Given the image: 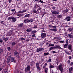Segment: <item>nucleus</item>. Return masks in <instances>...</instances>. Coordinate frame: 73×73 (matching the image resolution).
Wrapping results in <instances>:
<instances>
[{
    "mask_svg": "<svg viewBox=\"0 0 73 73\" xmlns=\"http://www.w3.org/2000/svg\"><path fill=\"white\" fill-rule=\"evenodd\" d=\"M31 70V66H30L27 65V67L26 68L25 70V72H30Z\"/></svg>",
    "mask_w": 73,
    "mask_h": 73,
    "instance_id": "f257e3e1",
    "label": "nucleus"
},
{
    "mask_svg": "<svg viewBox=\"0 0 73 73\" xmlns=\"http://www.w3.org/2000/svg\"><path fill=\"white\" fill-rule=\"evenodd\" d=\"M58 68L61 72V73H62L64 71H63V68H62V64H60L59 66H58Z\"/></svg>",
    "mask_w": 73,
    "mask_h": 73,
    "instance_id": "f03ea898",
    "label": "nucleus"
},
{
    "mask_svg": "<svg viewBox=\"0 0 73 73\" xmlns=\"http://www.w3.org/2000/svg\"><path fill=\"white\" fill-rule=\"evenodd\" d=\"M46 33H42L41 34V38H45L46 37Z\"/></svg>",
    "mask_w": 73,
    "mask_h": 73,
    "instance_id": "7ed1b4c3",
    "label": "nucleus"
},
{
    "mask_svg": "<svg viewBox=\"0 0 73 73\" xmlns=\"http://www.w3.org/2000/svg\"><path fill=\"white\" fill-rule=\"evenodd\" d=\"M71 17L68 16L66 17L65 20H66L67 21H70V20H71V19H70Z\"/></svg>",
    "mask_w": 73,
    "mask_h": 73,
    "instance_id": "20e7f679",
    "label": "nucleus"
},
{
    "mask_svg": "<svg viewBox=\"0 0 73 73\" xmlns=\"http://www.w3.org/2000/svg\"><path fill=\"white\" fill-rule=\"evenodd\" d=\"M52 15H60V13L59 12H58V11H53L52 13Z\"/></svg>",
    "mask_w": 73,
    "mask_h": 73,
    "instance_id": "39448f33",
    "label": "nucleus"
},
{
    "mask_svg": "<svg viewBox=\"0 0 73 73\" xmlns=\"http://www.w3.org/2000/svg\"><path fill=\"white\" fill-rule=\"evenodd\" d=\"M36 68H37L38 70H41V68L40 67V66H39V63L38 62H37L36 64Z\"/></svg>",
    "mask_w": 73,
    "mask_h": 73,
    "instance_id": "423d86ee",
    "label": "nucleus"
},
{
    "mask_svg": "<svg viewBox=\"0 0 73 73\" xmlns=\"http://www.w3.org/2000/svg\"><path fill=\"white\" fill-rule=\"evenodd\" d=\"M14 56L17 57V58H19V56H18V52L17 51H15L14 52Z\"/></svg>",
    "mask_w": 73,
    "mask_h": 73,
    "instance_id": "0eeeda50",
    "label": "nucleus"
},
{
    "mask_svg": "<svg viewBox=\"0 0 73 73\" xmlns=\"http://www.w3.org/2000/svg\"><path fill=\"white\" fill-rule=\"evenodd\" d=\"M44 49L43 48H39L38 49L36 50V52H40V51H42V50H44Z\"/></svg>",
    "mask_w": 73,
    "mask_h": 73,
    "instance_id": "6e6552de",
    "label": "nucleus"
},
{
    "mask_svg": "<svg viewBox=\"0 0 73 73\" xmlns=\"http://www.w3.org/2000/svg\"><path fill=\"white\" fill-rule=\"evenodd\" d=\"M11 56H9L7 59V62L8 64L10 62V60H11Z\"/></svg>",
    "mask_w": 73,
    "mask_h": 73,
    "instance_id": "1a4fd4ad",
    "label": "nucleus"
},
{
    "mask_svg": "<svg viewBox=\"0 0 73 73\" xmlns=\"http://www.w3.org/2000/svg\"><path fill=\"white\" fill-rule=\"evenodd\" d=\"M12 31H10L6 35L7 36H11L12 34Z\"/></svg>",
    "mask_w": 73,
    "mask_h": 73,
    "instance_id": "9d476101",
    "label": "nucleus"
},
{
    "mask_svg": "<svg viewBox=\"0 0 73 73\" xmlns=\"http://www.w3.org/2000/svg\"><path fill=\"white\" fill-rule=\"evenodd\" d=\"M67 48H68V49H69V50H72V45H68Z\"/></svg>",
    "mask_w": 73,
    "mask_h": 73,
    "instance_id": "9b49d317",
    "label": "nucleus"
},
{
    "mask_svg": "<svg viewBox=\"0 0 73 73\" xmlns=\"http://www.w3.org/2000/svg\"><path fill=\"white\" fill-rule=\"evenodd\" d=\"M24 22L25 23H27L28 22V23H29L30 22V20L27 19L24 20Z\"/></svg>",
    "mask_w": 73,
    "mask_h": 73,
    "instance_id": "f8f14e48",
    "label": "nucleus"
},
{
    "mask_svg": "<svg viewBox=\"0 0 73 73\" xmlns=\"http://www.w3.org/2000/svg\"><path fill=\"white\" fill-rule=\"evenodd\" d=\"M32 29H31V28H29L26 30V32H32Z\"/></svg>",
    "mask_w": 73,
    "mask_h": 73,
    "instance_id": "ddd939ff",
    "label": "nucleus"
},
{
    "mask_svg": "<svg viewBox=\"0 0 73 73\" xmlns=\"http://www.w3.org/2000/svg\"><path fill=\"white\" fill-rule=\"evenodd\" d=\"M68 31H69V32H73V29L71 28H69L68 29Z\"/></svg>",
    "mask_w": 73,
    "mask_h": 73,
    "instance_id": "4468645a",
    "label": "nucleus"
},
{
    "mask_svg": "<svg viewBox=\"0 0 73 73\" xmlns=\"http://www.w3.org/2000/svg\"><path fill=\"white\" fill-rule=\"evenodd\" d=\"M54 64L52 65L50 64V66H49V68L50 69H51V68H54Z\"/></svg>",
    "mask_w": 73,
    "mask_h": 73,
    "instance_id": "2eb2a0df",
    "label": "nucleus"
},
{
    "mask_svg": "<svg viewBox=\"0 0 73 73\" xmlns=\"http://www.w3.org/2000/svg\"><path fill=\"white\" fill-rule=\"evenodd\" d=\"M16 42H11V45L12 46H14L16 45Z\"/></svg>",
    "mask_w": 73,
    "mask_h": 73,
    "instance_id": "dca6fc26",
    "label": "nucleus"
},
{
    "mask_svg": "<svg viewBox=\"0 0 73 73\" xmlns=\"http://www.w3.org/2000/svg\"><path fill=\"white\" fill-rule=\"evenodd\" d=\"M54 49H61V47L60 46H57L54 47Z\"/></svg>",
    "mask_w": 73,
    "mask_h": 73,
    "instance_id": "f3484780",
    "label": "nucleus"
},
{
    "mask_svg": "<svg viewBox=\"0 0 73 73\" xmlns=\"http://www.w3.org/2000/svg\"><path fill=\"white\" fill-rule=\"evenodd\" d=\"M2 38L3 40H4V41H7V40H8V38H7V37L5 38V37H3Z\"/></svg>",
    "mask_w": 73,
    "mask_h": 73,
    "instance_id": "a211bd4d",
    "label": "nucleus"
},
{
    "mask_svg": "<svg viewBox=\"0 0 73 73\" xmlns=\"http://www.w3.org/2000/svg\"><path fill=\"white\" fill-rule=\"evenodd\" d=\"M12 20L13 22H15V21H16V19L14 17H13Z\"/></svg>",
    "mask_w": 73,
    "mask_h": 73,
    "instance_id": "6ab92c4d",
    "label": "nucleus"
},
{
    "mask_svg": "<svg viewBox=\"0 0 73 73\" xmlns=\"http://www.w3.org/2000/svg\"><path fill=\"white\" fill-rule=\"evenodd\" d=\"M18 26L19 28H22V27H23V23L19 24Z\"/></svg>",
    "mask_w": 73,
    "mask_h": 73,
    "instance_id": "aec40b11",
    "label": "nucleus"
},
{
    "mask_svg": "<svg viewBox=\"0 0 73 73\" xmlns=\"http://www.w3.org/2000/svg\"><path fill=\"white\" fill-rule=\"evenodd\" d=\"M30 64L31 66V68H32V67H33V66H34L35 65H34V64H33V63L32 62H30Z\"/></svg>",
    "mask_w": 73,
    "mask_h": 73,
    "instance_id": "412c9836",
    "label": "nucleus"
},
{
    "mask_svg": "<svg viewBox=\"0 0 73 73\" xmlns=\"http://www.w3.org/2000/svg\"><path fill=\"white\" fill-rule=\"evenodd\" d=\"M30 16H31V15L29 14H27L26 15H25L24 17H29Z\"/></svg>",
    "mask_w": 73,
    "mask_h": 73,
    "instance_id": "4be33fe9",
    "label": "nucleus"
},
{
    "mask_svg": "<svg viewBox=\"0 0 73 73\" xmlns=\"http://www.w3.org/2000/svg\"><path fill=\"white\" fill-rule=\"evenodd\" d=\"M37 32V31H33L31 32V33L32 34H35V33H36Z\"/></svg>",
    "mask_w": 73,
    "mask_h": 73,
    "instance_id": "5701e85b",
    "label": "nucleus"
},
{
    "mask_svg": "<svg viewBox=\"0 0 73 73\" xmlns=\"http://www.w3.org/2000/svg\"><path fill=\"white\" fill-rule=\"evenodd\" d=\"M44 56H48L49 54V52L44 53Z\"/></svg>",
    "mask_w": 73,
    "mask_h": 73,
    "instance_id": "b1692460",
    "label": "nucleus"
},
{
    "mask_svg": "<svg viewBox=\"0 0 73 73\" xmlns=\"http://www.w3.org/2000/svg\"><path fill=\"white\" fill-rule=\"evenodd\" d=\"M3 49H0V55L3 53Z\"/></svg>",
    "mask_w": 73,
    "mask_h": 73,
    "instance_id": "393cba45",
    "label": "nucleus"
},
{
    "mask_svg": "<svg viewBox=\"0 0 73 73\" xmlns=\"http://www.w3.org/2000/svg\"><path fill=\"white\" fill-rule=\"evenodd\" d=\"M48 69L47 68H45V73H48Z\"/></svg>",
    "mask_w": 73,
    "mask_h": 73,
    "instance_id": "a878e982",
    "label": "nucleus"
},
{
    "mask_svg": "<svg viewBox=\"0 0 73 73\" xmlns=\"http://www.w3.org/2000/svg\"><path fill=\"white\" fill-rule=\"evenodd\" d=\"M13 61H14V58L13 57H12L11 58V62H13Z\"/></svg>",
    "mask_w": 73,
    "mask_h": 73,
    "instance_id": "bb28decb",
    "label": "nucleus"
},
{
    "mask_svg": "<svg viewBox=\"0 0 73 73\" xmlns=\"http://www.w3.org/2000/svg\"><path fill=\"white\" fill-rule=\"evenodd\" d=\"M33 12H34V13H36V14H37V13H39V12H38L36 10L33 11Z\"/></svg>",
    "mask_w": 73,
    "mask_h": 73,
    "instance_id": "cd10ccee",
    "label": "nucleus"
},
{
    "mask_svg": "<svg viewBox=\"0 0 73 73\" xmlns=\"http://www.w3.org/2000/svg\"><path fill=\"white\" fill-rule=\"evenodd\" d=\"M68 37L70 38H72V35L70 34H69L68 35Z\"/></svg>",
    "mask_w": 73,
    "mask_h": 73,
    "instance_id": "c85d7f7f",
    "label": "nucleus"
},
{
    "mask_svg": "<svg viewBox=\"0 0 73 73\" xmlns=\"http://www.w3.org/2000/svg\"><path fill=\"white\" fill-rule=\"evenodd\" d=\"M69 11V10L68 9H66L64 11V12L65 13H67Z\"/></svg>",
    "mask_w": 73,
    "mask_h": 73,
    "instance_id": "c756f323",
    "label": "nucleus"
},
{
    "mask_svg": "<svg viewBox=\"0 0 73 73\" xmlns=\"http://www.w3.org/2000/svg\"><path fill=\"white\" fill-rule=\"evenodd\" d=\"M13 18V17H9L7 19L8 20H12V19Z\"/></svg>",
    "mask_w": 73,
    "mask_h": 73,
    "instance_id": "7c9ffc66",
    "label": "nucleus"
},
{
    "mask_svg": "<svg viewBox=\"0 0 73 73\" xmlns=\"http://www.w3.org/2000/svg\"><path fill=\"white\" fill-rule=\"evenodd\" d=\"M54 49V47L52 46L51 47L50 49V50H52V49Z\"/></svg>",
    "mask_w": 73,
    "mask_h": 73,
    "instance_id": "2f4dec72",
    "label": "nucleus"
},
{
    "mask_svg": "<svg viewBox=\"0 0 73 73\" xmlns=\"http://www.w3.org/2000/svg\"><path fill=\"white\" fill-rule=\"evenodd\" d=\"M58 18H59L60 19V18H61V17H62V15H58Z\"/></svg>",
    "mask_w": 73,
    "mask_h": 73,
    "instance_id": "473e14b6",
    "label": "nucleus"
},
{
    "mask_svg": "<svg viewBox=\"0 0 73 73\" xmlns=\"http://www.w3.org/2000/svg\"><path fill=\"white\" fill-rule=\"evenodd\" d=\"M68 44H65L64 46V48H67V46H68Z\"/></svg>",
    "mask_w": 73,
    "mask_h": 73,
    "instance_id": "72a5a7b5",
    "label": "nucleus"
},
{
    "mask_svg": "<svg viewBox=\"0 0 73 73\" xmlns=\"http://www.w3.org/2000/svg\"><path fill=\"white\" fill-rule=\"evenodd\" d=\"M7 49L8 50H9V51H10V50H11V48L10 47H9L7 48Z\"/></svg>",
    "mask_w": 73,
    "mask_h": 73,
    "instance_id": "f704fd0d",
    "label": "nucleus"
},
{
    "mask_svg": "<svg viewBox=\"0 0 73 73\" xmlns=\"http://www.w3.org/2000/svg\"><path fill=\"white\" fill-rule=\"evenodd\" d=\"M38 3H43V1H41V0H40L38 1Z\"/></svg>",
    "mask_w": 73,
    "mask_h": 73,
    "instance_id": "c9c22d12",
    "label": "nucleus"
},
{
    "mask_svg": "<svg viewBox=\"0 0 73 73\" xmlns=\"http://www.w3.org/2000/svg\"><path fill=\"white\" fill-rule=\"evenodd\" d=\"M58 29H53V31H57Z\"/></svg>",
    "mask_w": 73,
    "mask_h": 73,
    "instance_id": "e433bc0d",
    "label": "nucleus"
},
{
    "mask_svg": "<svg viewBox=\"0 0 73 73\" xmlns=\"http://www.w3.org/2000/svg\"><path fill=\"white\" fill-rule=\"evenodd\" d=\"M59 42H60V43H64V40L60 41Z\"/></svg>",
    "mask_w": 73,
    "mask_h": 73,
    "instance_id": "4c0bfd02",
    "label": "nucleus"
},
{
    "mask_svg": "<svg viewBox=\"0 0 73 73\" xmlns=\"http://www.w3.org/2000/svg\"><path fill=\"white\" fill-rule=\"evenodd\" d=\"M7 70H8V69H5L4 73H7Z\"/></svg>",
    "mask_w": 73,
    "mask_h": 73,
    "instance_id": "58836bf2",
    "label": "nucleus"
},
{
    "mask_svg": "<svg viewBox=\"0 0 73 73\" xmlns=\"http://www.w3.org/2000/svg\"><path fill=\"white\" fill-rule=\"evenodd\" d=\"M38 7H39V6L37 4L35 5V8L36 9V8H38Z\"/></svg>",
    "mask_w": 73,
    "mask_h": 73,
    "instance_id": "ea45409f",
    "label": "nucleus"
},
{
    "mask_svg": "<svg viewBox=\"0 0 73 73\" xmlns=\"http://www.w3.org/2000/svg\"><path fill=\"white\" fill-rule=\"evenodd\" d=\"M10 10L11 12H14V11H15V9H13L11 10Z\"/></svg>",
    "mask_w": 73,
    "mask_h": 73,
    "instance_id": "a19ab883",
    "label": "nucleus"
},
{
    "mask_svg": "<svg viewBox=\"0 0 73 73\" xmlns=\"http://www.w3.org/2000/svg\"><path fill=\"white\" fill-rule=\"evenodd\" d=\"M25 38H21V40L22 41H23L24 40H25Z\"/></svg>",
    "mask_w": 73,
    "mask_h": 73,
    "instance_id": "79ce46f5",
    "label": "nucleus"
},
{
    "mask_svg": "<svg viewBox=\"0 0 73 73\" xmlns=\"http://www.w3.org/2000/svg\"><path fill=\"white\" fill-rule=\"evenodd\" d=\"M25 12H27V10H23V11H21L22 13H24Z\"/></svg>",
    "mask_w": 73,
    "mask_h": 73,
    "instance_id": "37998d69",
    "label": "nucleus"
},
{
    "mask_svg": "<svg viewBox=\"0 0 73 73\" xmlns=\"http://www.w3.org/2000/svg\"><path fill=\"white\" fill-rule=\"evenodd\" d=\"M66 44L68 45V43H69V41H68V40H66Z\"/></svg>",
    "mask_w": 73,
    "mask_h": 73,
    "instance_id": "c03bdc74",
    "label": "nucleus"
},
{
    "mask_svg": "<svg viewBox=\"0 0 73 73\" xmlns=\"http://www.w3.org/2000/svg\"><path fill=\"white\" fill-rule=\"evenodd\" d=\"M30 20L31 22H33V19L31 18V19H30Z\"/></svg>",
    "mask_w": 73,
    "mask_h": 73,
    "instance_id": "a18cd8bd",
    "label": "nucleus"
},
{
    "mask_svg": "<svg viewBox=\"0 0 73 73\" xmlns=\"http://www.w3.org/2000/svg\"><path fill=\"white\" fill-rule=\"evenodd\" d=\"M52 52L53 53H57V52H56L55 51H52Z\"/></svg>",
    "mask_w": 73,
    "mask_h": 73,
    "instance_id": "49530a36",
    "label": "nucleus"
},
{
    "mask_svg": "<svg viewBox=\"0 0 73 73\" xmlns=\"http://www.w3.org/2000/svg\"><path fill=\"white\" fill-rule=\"evenodd\" d=\"M51 61H52V60L50 59L48 61V62H51Z\"/></svg>",
    "mask_w": 73,
    "mask_h": 73,
    "instance_id": "de8ad7c7",
    "label": "nucleus"
},
{
    "mask_svg": "<svg viewBox=\"0 0 73 73\" xmlns=\"http://www.w3.org/2000/svg\"><path fill=\"white\" fill-rule=\"evenodd\" d=\"M67 63H68V64H69L70 63V60H68L67 61Z\"/></svg>",
    "mask_w": 73,
    "mask_h": 73,
    "instance_id": "09e8293b",
    "label": "nucleus"
},
{
    "mask_svg": "<svg viewBox=\"0 0 73 73\" xmlns=\"http://www.w3.org/2000/svg\"><path fill=\"white\" fill-rule=\"evenodd\" d=\"M35 34H33L32 36V37H35Z\"/></svg>",
    "mask_w": 73,
    "mask_h": 73,
    "instance_id": "8fccbe9b",
    "label": "nucleus"
},
{
    "mask_svg": "<svg viewBox=\"0 0 73 73\" xmlns=\"http://www.w3.org/2000/svg\"><path fill=\"white\" fill-rule=\"evenodd\" d=\"M54 39H55V40H58V38L57 37H54Z\"/></svg>",
    "mask_w": 73,
    "mask_h": 73,
    "instance_id": "3c124183",
    "label": "nucleus"
},
{
    "mask_svg": "<svg viewBox=\"0 0 73 73\" xmlns=\"http://www.w3.org/2000/svg\"><path fill=\"white\" fill-rule=\"evenodd\" d=\"M12 0H9L8 1L9 3H11L12 2Z\"/></svg>",
    "mask_w": 73,
    "mask_h": 73,
    "instance_id": "603ef678",
    "label": "nucleus"
},
{
    "mask_svg": "<svg viewBox=\"0 0 73 73\" xmlns=\"http://www.w3.org/2000/svg\"><path fill=\"white\" fill-rule=\"evenodd\" d=\"M70 65H71V66H72V65H73V62H71L70 64Z\"/></svg>",
    "mask_w": 73,
    "mask_h": 73,
    "instance_id": "864d4df0",
    "label": "nucleus"
},
{
    "mask_svg": "<svg viewBox=\"0 0 73 73\" xmlns=\"http://www.w3.org/2000/svg\"><path fill=\"white\" fill-rule=\"evenodd\" d=\"M41 9H42L40 7L38 9V10H41Z\"/></svg>",
    "mask_w": 73,
    "mask_h": 73,
    "instance_id": "5fc2aeb1",
    "label": "nucleus"
},
{
    "mask_svg": "<svg viewBox=\"0 0 73 73\" xmlns=\"http://www.w3.org/2000/svg\"><path fill=\"white\" fill-rule=\"evenodd\" d=\"M49 28H52V26L51 25H49Z\"/></svg>",
    "mask_w": 73,
    "mask_h": 73,
    "instance_id": "6e6d98bb",
    "label": "nucleus"
},
{
    "mask_svg": "<svg viewBox=\"0 0 73 73\" xmlns=\"http://www.w3.org/2000/svg\"><path fill=\"white\" fill-rule=\"evenodd\" d=\"M3 40H1V39H0V42H1V43H3Z\"/></svg>",
    "mask_w": 73,
    "mask_h": 73,
    "instance_id": "4d7b16f0",
    "label": "nucleus"
},
{
    "mask_svg": "<svg viewBox=\"0 0 73 73\" xmlns=\"http://www.w3.org/2000/svg\"><path fill=\"white\" fill-rule=\"evenodd\" d=\"M56 27H57V26H52V28H56Z\"/></svg>",
    "mask_w": 73,
    "mask_h": 73,
    "instance_id": "13d9d810",
    "label": "nucleus"
},
{
    "mask_svg": "<svg viewBox=\"0 0 73 73\" xmlns=\"http://www.w3.org/2000/svg\"><path fill=\"white\" fill-rule=\"evenodd\" d=\"M43 32H45V31L44 30H42V31H41V33H43Z\"/></svg>",
    "mask_w": 73,
    "mask_h": 73,
    "instance_id": "bf43d9fd",
    "label": "nucleus"
},
{
    "mask_svg": "<svg viewBox=\"0 0 73 73\" xmlns=\"http://www.w3.org/2000/svg\"><path fill=\"white\" fill-rule=\"evenodd\" d=\"M68 58H69V59H72V57L71 56H70L68 57Z\"/></svg>",
    "mask_w": 73,
    "mask_h": 73,
    "instance_id": "052dcab7",
    "label": "nucleus"
},
{
    "mask_svg": "<svg viewBox=\"0 0 73 73\" xmlns=\"http://www.w3.org/2000/svg\"><path fill=\"white\" fill-rule=\"evenodd\" d=\"M66 54H70V53H69V52H66Z\"/></svg>",
    "mask_w": 73,
    "mask_h": 73,
    "instance_id": "680f3d73",
    "label": "nucleus"
},
{
    "mask_svg": "<svg viewBox=\"0 0 73 73\" xmlns=\"http://www.w3.org/2000/svg\"><path fill=\"white\" fill-rule=\"evenodd\" d=\"M50 31H53V29H50Z\"/></svg>",
    "mask_w": 73,
    "mask_h": 73,
    "instance_id": "e2e57ef3",
    "label": "nucleus"
},
{
    "mask_svg": "<svg viewBox=\"0 0 73 73\" xmlns=\"http://www.w3.org/2000/svg\"><path fill=\"white\" fill-rule=\"evenodd\" d=\"M34 28H37V26H35L34 27H33Z\"/></svg>",
    "mask_w": 73,
    "mask_h": 73,
    "instance_id": "0e129e2a",
    "label": "nucleus"
},
{
    "mask_svg": "<svg viewBox=\"0 0 73 73\" xmlns=\"http://www.w3.org/2000/svg\"><path fill=\"white\" fill-rule=\"evenodd\" d=\"M52 8L53 9H55V7H52Z\"/></svg>",
    "mask_w": 73,
    "mask_h": 73,
    "instance_id": "69168bd1",
    "label": "nucleus"
},
{
    "mask_svg": "<svg viewBox=\"0 0 73 73\" xmlns=\"http://www.w3.org/2000/svg\"><path fill=\"white\" fill-rule=\"evenodd\" d=\"M44 65H45V66H46V65H47V63H45Z\"/></svg>",
    "mask_w": 73,
    "mask_h": 73,
    "instance_id": "338daca9",
    "label": "nucleus"
},
{
    "mask_svg": "<svg viewBox=\"0 0 73 73\" xmlns=\"http://www.w3.org/2000/svg\"><path fill=\"white\" fill-rule=\"evenodd\" d=\"M46 66H44L43 67V68H45Z\"/></svg>",
    "mask_w": 73,
    "mask_h": 73,
    "instance_id": "774afa93",
    "label": "nucleus"
}]
</instances>
